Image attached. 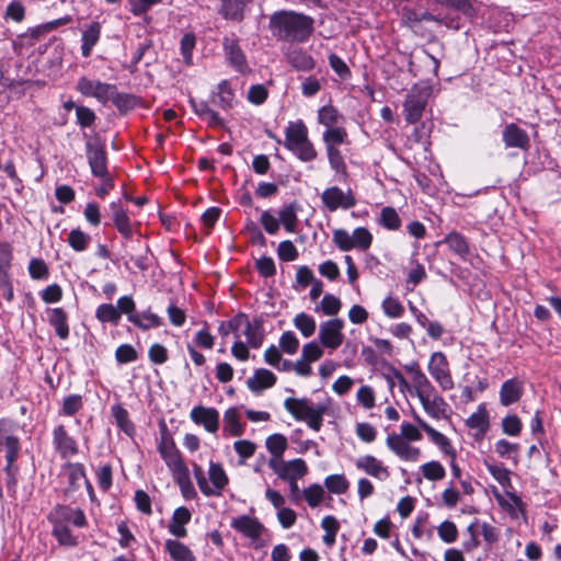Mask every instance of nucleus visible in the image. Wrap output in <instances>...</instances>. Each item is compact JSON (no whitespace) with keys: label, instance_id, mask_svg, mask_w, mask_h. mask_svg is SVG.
Listing matches in <instances>:
<instances>
[{"label":"nucleus","instance_id":"obj_40","mask_svg":"<svg viewBox=\"0 0 561 561\" xmlns=\"http://www.w3.org/2000/svg\"><path fill=\"white\" fill-rule=\"evenodd\" d=\"M112 416L115 419L116 425L128 436L135 434V425L129 419L128 411L122 404H114L111 408Z\"/></svg>","mask_w":561,"mask_h":561},{"label":"nucleus","instance_id":"obj_47","mask_svg":"<svg viewBox=\"0 0 561 561\" xmlns=\"http://www.w3.org/2000/svg\"><path fill=\"white\" fill-rule=\"evenodd\" d=\"M225 428L232 436H241L244 432V424L240 422V415L236 408H230L224 415Z\"/></svg>","mask_w":561,"mask_h":561},{"label":"nucleus","instance_id":"obj_31","mask_svg":"<svg viewBox=\"0 0 561 561\" xmlns=\"http://www.w3.org/2000/svg\"><path fill=\"white\" fill-rule=\"evenodd\" d=\"M276 376L268 369L257 368L252 377L247 380L248 388L253 393H261L263 390L273 387L276 383Z\"/></svg>","mask_w":561,"mask_h":561},{"label":"nucleus","instance_id":"obj_62","mask_svg":"<svg viewBox=\"0 0 561 561\" xmlns=\"http://www.w3.org/2000/svg\"><path fill=\"white\" fill-rule=\"evenodd\" d=\"M324 489L319 483H313L302 491V495L310 507H317L324 497Z\"/></svg>","mask_w":561,"mask_h":561},{"label":"nucleus","instance_id":"obj_43","mask_svg":"<svg viewBox=\"0 0 561 561\" xmlns=\"http://www.w3.org/2000/svg\"><path fill=\"white\" fill-rule=\"evenodd\" d=\"M131 323L140 330L147 331L152 328L161 327L163 324V320L158 314L152 313L150 310H146L138 312L136 319H131Z\"/></svg>","mask_w":561,"mask_h":561},{"label":"nucleus","instance_id":"obj_13","mask_svg":"<svg viewBox=\"0 0 561 561\" xmlns=\"http://www.w3.org/2000/svg\"><path fill=\"white\" fill-rule=\"evenodd\" d=\"M53 447L61 459H68L79 453V445L75 437H72L65 425L59 424L53 430Z\"/></svg>","mask_w":561,"mask_h":561},{"label":"nucleus","instance_id":"obj_50","mask_svg":"<svg viewBox=\"0 0 561 561\" xmlns=\"http://www.w3.org/2000/svg\"><path fill=\"white\" fill-rule=\"evenodd\" d=\"M442 5L460 12L465 18L472 20L477 15V11L471 0H437Z\"/></svg>","mask_w":561,"mask_h":561},{"label":"nucleus","instance_id":"obj_41","mask_svg":"<svg viewBox=\"0 0 561 561\" xmlns=\"http://www.w3.org/2000/svg\"><path fill=\"white\" fill-rule=\"evenodd\" d=\"M110 101L115 105L119 113H127L139 104V99L129 93H121L117 88L112 93Z\"/></svg>","mask_w":561,"mask_h":561},{"label":"nucleus","instance_id":"obj_1","mask_svg":"<svg viewBox=\"0 0 561 561\" xmlns=\"http://www.w3.org/2000/svg\"><path fill=\"white\" fill-rule=\"evenodd\" d=\"M268 28L277 41L305 43L314 31V20L304 13L280 10L270 16Z\"/></svg>","mask_w":561,"mask_h":561},{"label":"nucleus","instance_id":"obj_56","mask_svg":"<svg viewBox=\"0 0 561 561\" xmlns=\"http://www.w3.org/2000/svg\"><path fill=\"white\" fill-rule=\"evenodd\" d=\"M296 207L293 204L284 206L278 213V221L287 232H294L297 225Z\"/></svg>","mask_w":561,"mask_h":561},{"label":"nucleus","instance_id":"obj_46","mask_svg":"<svg viewBox=\"0 0 561 561\" xmlns=\"http://www.w3.org/2000/svg\"><path fill=\"white\" fill-rule=\"evenodd\" d=\"M67 242L76 252H82L88 249L91 242V236L80 228H76L68 233Z\"/></svg>","mask_w":561,"mask_h":561},{"label":"nucleus","instance_id":"obj_42","mask_svg":"<svg viewBox=\"0 0 561 561\" xmlns=\"http://www.w3.org/2000/svg\"><path fill=\"white\" fill-rule=\"evenodd\" d=\"M343 121V115L333 105H323L318 110V123L329 127H335Z\"/></svg>","mask_w":561,"mask_h":561},{"label":"nucleus","instance_id":"obj_18","mask_svg":"<svg viewBox=\"0 0 561 561\" xmlns=\"http://www.w3.org/2000/svg\"><path fill=\"white\" fill-rule=\"evenodd\" d=\"M190 417L195 424L203 425L209 433H216L219 428V412L215 408L194 407Z\"/></svg>","mask_w":561,"mask_h":561},{"label":"nucleus","instance_id":"obj_22","mask_svg":"<svg viewBox=\"0 0 561 561\" xmlns=\"http://www.w3.org/2000/svg\"><path fill=\"white\" fill-rule=\"evenodd\" d=\"M355 466L368 476L385 481L390 477L389 469L373 455H365L356 459Z\"/></svg>","mask_w":561,"mask_h":561},{"label":"nucleus","instance_id":"obj_14","mask_svg":"<svg viewBox=\"0 0 561 561\" xmlns=\"http://www.w3.org/2000/svg\"><path fill=\"white\" fill-rule=\"evenodd\" d=\"M108 208L113 226L124 240H130L134 236V225L127 209L123 207L121 201L111 202Z\"/></svg>","mask_w":561,"mask_h":561},{"label":"nucleus","instance_id":"obj_23","mask_svg":"<svg viewBox=\"0 0 561 561\" xmlns=\"http://www.w3.org/2000/svg\"><path fill=\"white\" fill-rule=\"evenodd\" d=\"M413 417L419 426L427 434L431 440L437 445L445 455L449 456L450 458H456V450L453 447L450 440L444 434L427 424L416 413H413Z\"/></svg>","mask_w":561,"mask_h":561},{"label":"nucleus","instance_id":"obj_59","mask_svg":"<svg viewBox=\"0 0 561 561\" xmlns=\"http://www.w3.org/2000/svg\"><path fill=\"white\" fill-rule=\"evenodd\" d=\"M324 485L333 494H344L350 486V482L344 474H331L325 478Z\"/></svg>","mask_w":561,"mask_h":561},{"label":"nucleus","instance_id":"obj_35","mask_svg":"<svg viewBox=\"0 0 561 561\" xmlns=\"http://www.w3.org/2000/svg\"><path fill=\"white\" fill-rule=\"evenodd\" d=\"M288 64L298 71H311L316 67L313 57L302 48H294L287 54Z\"/></svg>","mask_w":561,"mask_h":561},{"label":"nucleus","instance_id":"obj_2","mask_svg":"<svg viewBox=\"0 0 561 561\" xmlns=\"http://www.w3.org/2000/svg\"><path fill=\"white\" fill-rule=\"evenodd\" d=\"M283 145L302 162L313 161L318 156L308 137V128L301 119L288 123Z\"/></svg>","mask_w":561,"mask_h":561},{"label":"nucleus","instance_id":"obj_54","mask_svg":"<svg viewBox=\"0 0 561 561\" xmlns=\"http://www.w3.org/2000/svg\"><path fill=\"white\" fill-rule=\"evenodd\" d=\"M294 325L305 337L313 335L317 328L316 320L305 312L296 314L294 318Z\"/></svg>","mask_w":561,"mask_h":561},{"label":"nucleus","instance_id":"obj_39","mask_svg":"<svg viewBox=\"0 0 561 561\" xmlns=\"http://www.w3.org/2000/svg\"><path fill=\"white\" fill-rule=\"evenodd\" d=\"M377 224L387 230L396 231L400 229L402 221L393 207L386 206L381 208Z\"/></svg>","mask_w":561,"mask_h":561},{"label":"nucleus","instance_id":"obj_21","mask_svg":"<svg viewBox=\"0 0 561 561\" xmlns=\"http://www.w3.org/2000/svg\"><path fill=\"white\" fill-rule=\"evenodd\" d=\"M423 409L433 419L447 417L448 404L436 390L419 397Z\"/></svg>","mask_w":561,"mask_h":561},{"label":"nucleus","instance_id":"obj_7","mask_svg":"<svg viewBox=\"0 0 561 561\" xmlns=\"http://www.w3.org/2000/svg\"><path fill=\"white\" fill-rule=\"evenodd\" d=\"M222 49L228 66L236 72L245 75L251 71L247 56L241 48L240 38L234 33L224 36Z\"/></svg>","mask_w":561,"mask_h":561},{"label":"nucleus","instance_id":"obj_17","mask_svg":"<svg viewBox=\"0 0 561 561\" xmlns=\"http://www.w3.org/2000/svg\"><path fill=\"white\" fill-rule=\"evenodd\" d=\"M386 444L392 453L405 461H416L421 455L420 448L411 446L408 440L402 439V436L396 433L388 435Z\"/></svg>","mask_w":561,"mask_h":561},{"label":"nucleus","instance_id":"obj_63","mask_svg":"<svg viewBox=\"0 0 561 561\" xmlns=\"http://www.w3.org/2000/svg\"><path fill=\"white\" fill-rule=\"evenodd\" d=\"M467 425L470 428L480 430L482 433L486 432L489 428V415L486 410L483 407H480L477 412L472 413L468 417Z\"/></svg>","mask_w":561,"mask_h":561},{"label":"nucleus","instance_id":"obj_37","mask_svg":"<svg viewBox=\"0 0 561 561\" xmlns=\"http://www.w3.org/2000/svg\"><path fill=\"white\" fill-rule=\"evenodd\" d=\"M444 243L447 244L450 251L459 255L462 260H466L470 253L468 240L457 231L448 233L444 239Z\"/></svg>","mask_w":561,"mask_h":561},{"label":"nucleus","instance_id":"obj_52","mask_svg":"<svg viewBox=\"0 0 561 561\" xmlns=\"http://www.w3.org/2000/svg\"><path fill=\"white\" fill-rule=\"evenodd\" d=\"M196 46V36L194 33H185L180 42V50L183 57V62L186 66L193 65V51Z\"/></svg>","mask_w":561,"mask_h":561},{"label":"nucleus","instance_id":"obj_16","mask_svg":"<svg viewBox=\"0 0 561 561\" xmlns=\"http://www.w3.org/2000/svg\"><path fill=\"white\" fill-rule=\"evenodd\" d=\"M253 0H221L218 14L226 21L240 23L245 19Z\"/></svg>","mask_w":561,"mask_h":561},{"label":"nucleus","instance_id":"obj_12","mask_svg":"<svg viewBox=\"0 0 561 561\" xmlns=\"http://www.w3.org/2000/svg\"><path fill=\"white\" fill-rule=\"evenodd\" d=\"M77 90L84 96L95 98L99 102L105 104L114 90L115 84L101 82L99 80H90L87 77H81L77 82Z\"/></svg>","mask_w":561,"mask_h":561},{"label":"nucleus","instance_id":"obj_3","mask_svg":"<svg viewBox=\"0 0 561 561\" xmlns=\"http://www.w3.org/2000/svg\"><path fill=\"white\" fill-rule=\"evenodd\" d=\"M284 408L296 421L307 422L308 426L316 432L320 431L327 412L325 405H314L308 398H287L284 401Z\"/></svg>","mask_w":561,"mask_h":561},{"label":"nucleus","instance_id":"obj_29","mask_svg":"<svg viewBox=\"0 0 561 561\" xmlns=\"http://www.w3.org/2000/svg\"><path fill=\"white\" fill-rule=\"evenodd\" d=\"M191 518L192 514L187 507L180 506L175 508L168 525L169 533L175 538H185L187 536L185 525L191 522Z\"/></svg>","mask_w":561,"mask_h":561},{"label":"nucleus","instance_id":"obj_9","mask_svg":"<svg viewBox=\"0 0 561 561\" xmlns=\"http://www.w3.org/2000/svg\"><path fill=\"white\" fill-rule=\"evenodd\" d=\"M268 467L278 476L279 479L285 481L302 478L308 471L306 461L301 458H296L289 461L270 458Z\"/></svg>","mask_w":561,"mask_h":561},{"label":"nucleus","instance_id":"obj_64","mask_svg":"<svg viewBox=\"0 0 561 561\" xmlns=\"http://www.w3.org/2000/svg\"><path fill=\"white\" fill-rule=\"evenodd\" d=\"M28 273L33 279H47L49 276V270L43 259H31L28 263Z\"/></svg>","mask_w":561,"mask_h":561},{"label":"nucleus","instance_id":"obj_55","mask_svg":"<svg viewBox=\"0 0 561 561\" xmlns=\"http://www.w3.org/2000/svg\"><path fill=\"white\" fill-rule=\"evenodd\" d=\"M73 515V508L68 505H56L49 513L48 520L53 525H68Z\"/></svg>","mask_w":561,"mask_h":561},{"label":"nucleus","instance_id":"obj_57","mask_svg":"<svg viewBox=\"0 0 561 561\" xmlns=\"http://www.w3.org/2000/svg\"><path fill=\"white\" fill-rule=\"evenodd\" d=\"M422 474L430 481H439L445 478L446 470L438 461L432 460L421 466Z\"/></svg>","mask_w":561,"mask_h":561},{"label":"nucleus","instance_id":"obj_10","mask_svg":"<svg viewBox=\"0 0 561 561\" xmlns=\"http://www.w3.org/2000/svg\"><path fill=\"white\" fill-rule=\"evenodd\" d=\"M428 371L443 390H451L454 380L449 370V364L443 352L432 354L428 363Z\"/></svg>","mask_w":561,"mask_h":561},{"label":"nucleus","instance_id":"obj_15","mask_svg":"<svg viewBox=\"0 0 561 561\" xmlns=\"http://www.w3.org/2000/svg\"><path fill=\"white\" fill-rule=\"evenodd\" d=\"M158 451L160 453V456L168 468L184 462L181 453L174 443V439L168 432L165 424H163L161 428V440L158 445Z\"/></svg>","mask_w":561,"mask_h":561},{"label":"nucleus","instance_id":"obj_25","mask_svg":"<svg viewBox=\"0 0 561 561\" xmlns=\"http://www.w3.org/2000/svg\"><path fill=\"white\" fill-rule=\"evenodd\" d=\"M413 417L419 426L427 434L431 440L437 445L445 455L449 456L450 458H456V450L453 447L450 440L444 434L427 424L416 413H413Z\"/></svg>","mask_w":561,"mask_h":561},{"label":"nucleus","instance_id":"obj_48","mask_svg":"<svg viewBox=\"0 0 561 561\" xmlns=\"http://www.w3.org/2000/svg\"><path fill=\"white\" fill-rule=\"evenodd\" d=\"M347 133L343 127H329L322 135L325 148H334L345 142Z\"/></svg>","mask_w":561,"mask_h":561},{"label":"nucleus","instance_id":"obj_11","mask_svg":"<svg viewBox=\"0 0 561 561\" xmlns=\"http://www.w3.org/2000/svg\"><path fill=\"white\" fill-rule=\"evenodd\" d=\"M343 328L344 321L340 318L322 322L318 334L322 346L330 350H336L340 347L344 340V334L342 333Z\"/></svg>","mask_w":561,"mask_h":561},{"label":"nucleus","instance_id":"obj_8","mask_svg":"<svg viewBox=\"0 0 561 561\" xmlns=\"http://www.w3.org/2000/svg\"><path fill=\"white\" fill-rule=\"evenodd\" d=\"M323 207L330 213L337 209H351L357 204V199L351 188L343 191L339 186H330L321 193Z\"/></svg>","mask_w":561,"mask_h":561},{"label":"nucleus","instance_id":"obj_34","mask_svg":"<svg viewBox=\"0 0 561 561\" xmlns=\"http://www.w3.org/2000/svg\"><path fill=\"white\" fill-rule=\"evenodd\" d=\"M48 323L55 329L59 339L67 340L69 337L68 316L62 308L48 309Z\"/></svg>","mask_w":561,"mask_h":561},{"label":"nucleus","instance_id":"obj_51","mask_svg":"<svg viewBox=\"0 0 561 561\" xmlns=\"http://www.w3.org/2000/svg\"><path fill=\"white\" fill-rule=\"evenodd\" d=\"M353 249L365 251L370 248L373 243V234L365 227H357L351 234Z\"/></svg>","mask_w":561,"mask_h":561},{"label":"nucleus","instance_id":"obj_4","mask_svg":"<svg viewBox=\"0 0 561 561\" xmlns=\"http://www.w3.org/2000/svg\"><path fill=\"white\" fill-rule=\"evenodd\" d=\"M432 93L433 87L426 81H421L411 87L403 102L407 123L416 124L422 118Z\"/></svg>","mask_w":561,"mask_h":561},{"label":"nucleus","instance_id":"obj_26","mask_svg":"<svg viewBox=\"0 0 561 561\" xmlns=\"http://www.w3.org/2000/svg\"><path fill=\"white\" fill-rule=\"evenodd\" d=\"M5 420L0 421V451L5 450V460L18 459L20 453L19 437L12 435Z\"/></svg>","mask_w":561,"mask_h":561},{"label":"nucleus","instance_id":"obj_6","mask_svg":"<svg viewBox=\"0 0 561 561\" xmlns=\"http://www.w3.org/2000/svg\"><path fill=\"white\" fill-rule=\"evenodd\" d=\"M83 138L85 139V153L92 175L104 176L108 172L105 146L99 137L92 138L83 133Z\"/></svg>","mask_w":561,"mask_h":561},{"label":"nucleus","instance_id":"obj_24","mask_svg":"<svg viewBox=\"0 0 561 561\" xmlns=\"http://www.w3.org/2000/svg\"><path fill=\"white\" fill-rule=\"evenodd\" d=\"M413 417L419 426L427 434L431 440L437 445L445 455L449 456L450 458H456V450L453 447L450 440L444 434L427 424L416 413H413Z\"/></svg>","mask_w":561,"mask_h":561},{"label":"nucleus","instance_id":"obj_19","mask_svg":"<svg viewBox=\"0 0 561 561\" xmlns=\"http://www.w3.org/2000/svg\"><path fill=\"white\" fill-rule=\"evenodd\" d=\"M208 476L210 484L205 489V496H220L229 483V478L219 462H209Z\"/></svg>","mask_w":561,"mask_h":561},{"label":"nucleus","instance_id":"obj_60","mask_svg":"<svg viewBox=\"0 0 561 561\" xmlns=\"http://www.w3.org/2000/svg\"><path fill=\"white\" fill-rule=\"evenodd\" d=\"M83 407V400L81 394H69L64 398L60 414L66 416H72L79 412Z\"/></svg>","mask_w":561,"mask_h":561},{"label":"nucleus","instance_id":"obj_36","mask_svg":"<svg viewBox=\"0 0 561 561\" xmlns=\"http://www.w3.org/2000/svg\"><path fill=\"white\" fill-rule=\"evenodd\" d=\"M164 549L173 561H195L192 550L176 539H167Z\"/></svg>","mask_w":561,"mask_h":561},{"label":"nucleus","instance_id":"obj_53","mask_svg":"<svg viewBox=\"0 0 561 561\" xmlns=\"http://www.w3.org/2000/svg\"><path fill=\"white\" fill-rule=\"evenodd\" d=\"M16 459L7 460V465L4 467L5 473V488L8 495L12 499L16 495V486H18V472L19 468L14 465Z\"/></svg>","mask_w":561,"mask_h":561},{"label":"nucleus","instance_id":"obj_32","mask_svg":"<svg viewBox=\"0 0 561 561\" xmlns=\"http://www.w3.org/2000/svg\"><path fill=\"white\" fill-rule=\"evenodd\" d=\"M101 23L98 21H92L82 31L81 36V55L85 58L90 57L93 50V47L99 43L101 37Z\"/></svg>","mask_w":561,"mask_h":561},{"label":"nucleus","instance_id":"obj_58","mask_svg":"<svg viewBox=\"0 0 561 561\" xmlns=\"http://www.w3.org/2000/svg\"><path fill=\"white\" fill-rule=\"evenodd\" d=\"M51 535L61 546L75 547L78 543L68 525H53Z\"/></svg>","mask_w":561,"mask_h":561},{"label":"nucleus","instance_id":"obj_30","mask_svg":"<svg viewBox=\"0 0 561 561\" xmlns=\"http://www.w3.org/2000/svg\"><path fill=\"white\" fill-rule=\"evenodd\" d=\"M524 386L517 378H511L504 381L500 389V402L504 407H508L518 402L523 396Z\"/></svg>","mask_w":561,"mask_h":561},{"label":"nucleus","instance_id":"obj_5","mask_svg":"<svg viewBox=\"0 0 561 561\" xmlns=\"http://www.w3.org/2000/svg\"><path fill=\"white\" fill-rule=\"evenodd\" d=\"M427 2L428 0H408V3L402 7V19L410 27H414L415 24L422 21H434L444 23L450 28H460L459 18H454L451 13H448L444 19H438L427 11L425 8Z\"/></svg>","mask_w":561,"mask_h":561},{"label":"nucleus","instance_id":"obj_45","mask_svg":"<svg viewBox=\"0 0 561 561\" xmlns=\"http://www.w3.org/2000/svg\"><path fill=\"white\" fill-rule=\"evenodd\" d=\"M118 312L119 310H117L116 306L112 304H101L95 310V318L101 323H111L113 325H118L121 321Z\"/></svg>","mask_w":561,"mask_h":561},{"label":"nucleus","instance_id":"obj_38","mask_svg":"<svg viewBox=\"0 0 561 561\" xmlns=\"http://www.w3.org/2000/svg\"><path fill=\"white\" fill-rule=\"evenodd\" d=\"M243 329V334L250 347L259 348L264 340L262 321L259 319H254L253 321L249 320Z\"/></svg>","mask_w":561,"mask_h":561},{"label":"nucleus","instance_id":"obj_28","mask_svg":"<svg viewBox=\"0 0 561 561\" xmlns=\"http://www.w3.org/2000/svg\"><path fill=\"white\" fill-rule=\"evenodd\" d=\"M502 138L506 148L525 149L529 145L528 134L514 123L504 127Z\"/></svg>","mask_w":561,"mask_h":561},{"label":"nucleus","instance_id":"obj_20","mask_svg":"<svg viewBox=\"0 0 561 561\" xmlns=\"http://www.w3.org/2000/svg\"><path fill=\"white\" fill-rule=\"evenodd\" d=\"M231 527L252 540H256L264 531L263 524L255 517L241 515L232 519Z\"/></svg>","mask_w":561,"mask_h":561},{"label":"nucleus","instance_id":"obj_27","mask_svg":"<svg viewBox=\"0 0 561 561\" xmlns=\"http://www.w3.org/2000/svg\"><path fill=\"white\" fill-rule=\"evenodd\" d=\"M62 469L67 472L68 485L65 489V495L70 496L77 492L81 486V481L84 482L87 474L85 468L81 462H66Z\"/></svg>","mask_w":561,"mask_h":561},{"label":"nucleus","instance_id":"obj_61","mask_svg":"<svg viewBox=\"0 0 561 561\" xmlns=\"http://www.w3.org/2000/svg\"><path fill=\"white\" fill-rule=\"evenodd\" d=\"M329 163L332 170L335 171L336 174H342L343 176L347 175L346 164L344 162L343 156L337 147L334 148H325Z\"/></svg>","mask_w":561,"mask_h":561},{"label":"nucleus","instance_id":"obj_49","mask_svg":"<svg viewBox=\"0 0 561 561\" xmlns=\"http://www.w3.org/2000/svg\"><path fill=\"white\" fill-rule=\"evenodd\" d=\"M321 527L325 530L322 537L324 545L332 547L335 543L336 534L340 529L337 519L332 515H327L321 520Z\"/></svg>","mask_w":561,"mask_h":561},{"label":"nucleus","instance_id":"obj_33","mask_svg":"<svg viewBox=\"0 0 561 561\" xmlns=\"http://www.w3.org/2000/svg\"><path fill=\"white\" fill-rule=\"evenodd\" d=\"M211 101L224 111H229L233 107L234 92L228 80H221L217 84V90L213 91Z\"/></svg>","mask_w":561,"mask_h":561},{"label":"nucleus","instance_id":"obj_44","mask_svg":"<svg viewBox=\"0 0 561 561\" xmlns=\"http://www.w3.org/2000/svg\"><path fill=\"white\" fill-rule=\"evenodd\" d=\"M265 446L272 455L271 458L283 459V454L287 449L288 443L286 436L275 433L266 438Z\"/></svg>","mask_w":561,"mask_h":561}]
</instances>
